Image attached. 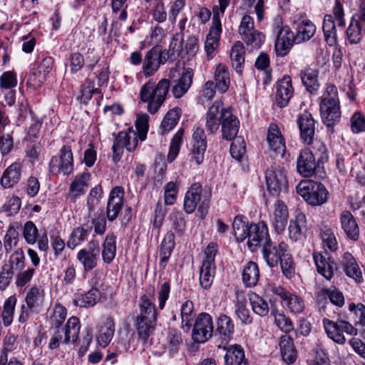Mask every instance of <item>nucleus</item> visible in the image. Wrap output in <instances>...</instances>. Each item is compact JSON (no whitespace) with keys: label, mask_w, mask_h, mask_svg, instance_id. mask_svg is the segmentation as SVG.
I'll list each match as a JSON object with an SVG mask.
<instances>
[{"label":"nucleus","mask_w":365,"mask_h":365,"mask_svg":"<svg viewBox=\"0 0 365 365\" xmlns=\"http://www.w3.org/2000/svg\"><path fill=\"white\" fill-rule=\"evenodd\" d=\"M175 236L173 233L168 232L165 235V238L163 239L160 250V265L162 267H165L168 260L169 259L171 253L173 250V248L175 247V242H174Z\"/></svg>","instance_id":"obj_49"},{"label":"nucleus","mask_w":365,"mask_h":365,"mask_svg":"<svg viewBox=\"0 0 365 365\" xmlns=\"http://www.w3.org/2000/svg\"><path fill=\"white\" fill-rule=\"evenodd\" d=\"M215 81L217 89L220 93H225L230 85V73L227 66L220 63L215 71Z\"/></svg>","instance_id":"obj_36"},{"label":"nucleus","mask_w":365,"mask_h":365,"mask_svg":"<svg viewBox=\"0 0 365 365\" xmlns=\"http://www.w3.org/2000/svg\"><path fill=\"white\" fill-rule=\"evenodd\" d=\"M100 255L99 242L91 240L87 245V248L81 250L77 255V259L83 264L85 271H91L97 265Z\"/></svg>","instance_id":"obj_12"},{"label":"nucleus","mask_w":365,"mask_h":365,"mask_svg":"<svg viewBox=\"0 0 365 365\" xmlns=\"http://www.w3.org/2000/svg\"><path fill=\"white\" fill-rule=\"evenodd\" d=\"M138 133L132 129L118 133L112 147L113 161L116 163L120 160L124 148L129 152L133 151L138 145Z\"/></svg>","instance_id":"obj_6"},{"label":"nucleus","mask_w":365,"mask_h":365,"mask_svg":"<svg viewBox=\"0 0 365 365\" xmlns=\"http://www.w3.org/2000/svg\"><path fill=\"white\" fill-rule=\"evenodd\" d=\"M293 93L294 88L290 76H284L277 81L276 84V102L280 108L288 105Z\"/></svg>","instance_id":"obj_19"},{"label":"nucleus","mask_w":365,"mask_h":365,"mask_svg":"<svg viewBox=\"0 0 365 365\" xmlns=\"http://www.w3.org/2000/svg\"><path fill=\"white\" fill-rule=\"evenodd\" d=\"M315 24H300L295 34L297 43L309 40L315 34Z\"/></svg>","instance_id":"obj_60"},{"label":"nucleus","mask_w":365,"mask_h":365,"mask_svg":"<svg viewBox=\"0 0 365 365\" xmlns=\"http://www.w3.org/2000/svg\"><path fill=\"white\" fill-rule=\"evenodd\" d=\"M181 329L188 332L192 327L195 317L193 303L187 300L182 303L180 309Z\"/></svg>","instance_id":"obj_39"},{"label":"nucleus","mask_w":365,"mask_h":365,"mask_svg":"<svg viewBox=\"0 0 365 365\" xmlns=\"http://www.w3.org/2000/svg\"><path fill=\"white\" fill-rule=\"evenodd\" d=\"M180 31L177 33L172 38L168 50L166 53V58L168 60L173 61L176 57L179 56L180 54L183 51L182 49V31L184 29L183 24H180Z\"/></svg>","instance_id":"obj_44"},{"label":"nucleus","mask_w":365,"mask_h":365,"mask_svg":"<svg viewBox=\"0 0 365 365\" xmlns=\"http://www.w3.org/2000/svg\"><path fill=\"white\" fill-rule=\"evenodd\" d=\"M297 123L299 129L301 139L308 145L312 144L316 130V122L312 115L309 112L303 113L298 117Z\"/></svg>","instance_id":"obj_15"},{"label":"nucleus","mask_w":365,"mask_h":365,"mask_svg":"<svg viewBox=\"0 0 365 365\" xmlns=\"http://www.w3.org/2000/svg\"><path fill=\"white\" fill-rule=\"evenodd\" d=\"M322 240L325 252H334L337 250L338 244L334 234L330 229H324L321 233ZM327 253H326V255Z\"/></svg>","instance_id":"obj_61"},{"label":"nucleus","mask_w":365,"mask_h":365,"mask_svg":"<svg viewBox=\"0 0 365 365\" xmlns=\"http://www.w3.org/2000/svg\"><path fill=\"white\" fill-rule=\"evenodd\" d=\"M267 140L273 151L283 155L285 151L284 140L277 125L271 124L269 125Z\"/></svg>","instance_id":"obj_29"},{"label":"nucleus","mask_w":365,"mask_h":365,"mask_svg":"<svg viewBox=\"0 0 365 365\" xmlns=\"http://www.w3.org/2000/svg\"><path fill=\"white\" fill-rule=\"evenodd\" d=\"M320 112L323 123L328 127H332L341 118L339 101H336L333 98L322 99L320 103Z\"/></svg>","instance_id":"obj_13"},{"label":"nucleus","mask_w":365,"mask_h":365,"mask_svg":"<svg viewBox=\"0 0 365 365\" xmlns=\"http://www.w3.org/2000/svg\"><path fill=\"white\" fill-rule=\"evenodd\" d=\"M238 31L242 39L255 48H259L264 41V35L256 30L254 24H240Z\"/></svg>","instance_id":"obj_22"},{"label":"nucleus","mask_w":365,"mask_h":365,"mask_svg":"<svg viewBox=\"0 0 365 365\" xmlns=\"http://www.w3.org/2000/svg\"><path fill=\"white\" fill-rule=\"evenodd\" d=\"M183 135V129H179L171 140L170 150L168 155V160L170 163L173 162L178 155L180 148L182 144Z\"/></svg>","instance_id":"obj_59"},{"label":"nucleus","mask_w":365,"mask_h":365,"mask_svg":"<svg viewBox=\"0 0 365 365\" xmlns=\"http://www.w3.org/2000/svg\"><path fill=\"white\" fill-rule=\"evenodd\" d=\"M181 111L179 108H174L170 110L163 118L160 124V132L162 134L170 132L177 125Z\"/></svg>","instance_id":"obj_50"},{"label":"nucleus","mask_w":365,"mask_h":365,"mask_svg":"<svg viewBox=\"0 0 365 365\" xmlns=\"http://www.w3.org/2000/svg\"><path fill=\"white\" fill-rule=\"evenodd\" d=\"M259 278V270L257 263L248 262L242 271V281L247 287H253L257 284Z\"/></svg>","instance_id":"obj_42"},{"label":"nucleus","mask_w":365,"mask_h":365,"mask_svg":"<svg viewBox=\"0 0 365 365\" xmlns=\"http://www.w3.org/2000/svg\"><path fill=\"white\" fill-rule=\"evenodd\" d=\"M19 234L14 226H9L4 237V248L10 253L19 244Z\"/></svg>","instance_id":"obj_57"},{"label":"nucleus","mask_w":365,"mask_h":365,"mask_svg":"<svg viewBox=\"0 0 365 365\" xmlns=\"http://www.w3.org/2000/svg\"><path fill=\"white\" fill-rule=\"evenodd\" d=\"M245 49L241 41H236L230 51V60L232 68L239 74L242 73L245 64Z\"/></svg>","instance_id":"obj_34"},{"label":"nucleus","mask_w":365,"mask_h":365,"mask_svg":"<svg viewBox=\"0 0 365 365\" xmlns=\"http://www.w3.org/2000/svg\"><path fill=\"white\" fill-rule=\"evenodd\" d=\"M100 291L97 288L93 287L84 294L76 295L73 302L80 307H93L100 299Z\"/></svg>","instance_id":"obj_43"},{"label":"nucleus","mask_w":365,"mask_h":365,"mask_svg":"<svg viewBox=\"0 0 365 365\" xmlns=\"http://www.w3.org/2000/svg\"><path fill=\"white\" fill-rule=\"evenodd\" d=\"M182 344L181 333L177 329H170L164 344L165 349L170 355L176 354Z\"/></svg>","instance_id":"obj_46"},{"label":"nucleus","mask_w":365,"mask_h":365,"mask_svg":"<svg viewBox=\"0 0 365 365\" xmlns=\"http://www.w3.org/2000/svg\"><path fill=\"white\" fill-rule=\"evenodd\" d=\"M279 262L282 273L287 278L291 279L294 274V266L289 249L282 255V257L279 259Z\"/></svg>","instance_id":"obj_64"},{"label":"nucleus","mask_w":365,"mask_h":365,"mask_svg":"<svg viewBox=\"0 0 365 365\" xmlns=\"http://www.w3.org/2000/svg\"><path fill=\"white\" fill-rule=\"evenodd\" d=\"M288 217L289 212L286 204L282 200H277L274 204L271 223L277 233H281L285 230L287 225Z\"/></svg>","instance_id":"obj_23"},{"label":"nucleus","mask_w":365,"mask_h":365,"mask_svg":"<svg viewBox=\"0 0 365 365\" xmlns=\"http://www.w3.org/2000/svg\"><path fill=\"white\" fill-rule=\"evenodd\" d=\"M215 265L202 264L200 272V284L205 289H209L214 279Z\"/></svg>","instance_id":"obj_56"},{"label":"nucleus","mask_w":365,"mask_h":365,"mask_svg":"<svg viewBox=\"0 0 365 365\" xmlns=\"http://www.w3.org/2000/svg\"><path fill=\"white\" fill-rule=\"evenodd\" d=\"M328 297L330 302L338 307H342L344 304V298L341 292L335 287L329 289H322L317 294V298L319 302Z\"/></svg>","instance_id":"obj_47"},{"label":"nucleus","mask_w":365,"mask_h":365,"mask_svg":"<svg viewBox=\"0 0 365 365\" xmlns=\"http://www.w3.org/2000/svg\"><path fill=\"white\" fill-rule=\"evenodd\" d=\"M250 302L253 312L260 316L265 317L269 312V307L267 301L259 295L252 293L250 295Z\"/></svg>","instance_id":"obj_55"},{"label":"nucleus","mask_w":365,"mask_h":365,"mask_svg":"<svg viewBox=\"0 0 365 365\" xmlns=\"http://www.w3.org/2000/svg\"><path fill=\"white\" fill-rule=\"evenodd\" d=\"M16 303V298L14 296L9 297L4 302L1 318L6 327L11 325L12 323Z\"/></svg>","instance_id":"obj_58"},{"label":"nucleus","mask_w":365,"mask_h":365,"mask_svg":"<svg viewBox=\"0 0 365 365\" xmlns=\"http://www.w3.org/2000/svg\"><path fill=\"white\" fill-rule=\"evenodd\" d=\"M306 216L303 213L296 215L294 220H291L289 226V237L297 241L302 238L304 230L306 227Z\"/></svg>","instance_id":"obj_41"},{"label":"nucleus","mask_w":365,"mask_h":365,"mask_svg":"<svg viewBox=\"0 0 365 365\" xmlns=\"http://www.w3.org/2000/svg\"><path fill=\"white\" fill-rule=\"evenodd\" d=\"M91 232V227L85 228L83 227H78L73 229L70 235V237L67 242V246L70 249H74L78 245L83 243Z\"/></svg>","instance_id":"obj_54"},{"label":"nucleus","mask_w":365,"mask_h":365,"mask_svg":"<svg viewBox=\"0 0 365 365\" xmlns=\"http://www.w3.org/2000/svg\"><path fill=\"white\" fill-rule=\"evenodd\" d=\"M192 78L193 70L184 68L177 83L172 88V93L175 98H180L187 91L192 83Z\"/></svg>","instance_id":"obj_32"},{"label":"nucleus","mask_w":365,"mask_h":365,"mask_svg":"<svg viewBox=\"0 0 365 365\" xmlns=\"http://www.w3.org/2000/svg\"><path fill=\"white\" fill-rule=\"evenodd\" d=\"M156 321L149 319L136 318V329L139 339L145 343L153 331Z\"/></svg>","instance_id":"obj_48"},{"label":"nucleus","mask_w":365,"mask_h":365,"mask_svg":"<svg viewBox=\"0 0 365 365\" xmlns=\"http://www.w3.org/2000/svg\"><path fill=\"white\" fill-rule=\"evenodd\" d=\"M221 126L223 139L230 141L237 137L240 128V120L237 117L232 113L230 108H227V110H226L224 114Z\"/></svg>","instance_id":"obj_21"},{"label":"nucleus","mask_w":365,"mask_h":365,"mask_svg":"<svg viewBox=\"0 0 365 365\" xmlns=\"http://www.w3.org/2000/svg\"><path fill=\"white\" fill-rule=\"evenodd\" d=\"M227 108L223 107L220 101H216L208 108L206 116V129L210 133H215L224 118V114Z\"/></svg>","instance_id":"obj_14"},{"label":"nucleus","mask_w":365,"mask_h":365,"mask_svg":"<svg viewBox=\"0 0 365 365\" xmlns=\"http://www.w3.org/2000/svg\"><path fill=\"white\" fill-rule=\"evenodd\" d=\"M23 165L15 162L10 165L3 173L0 178V184L4 188H11L16 185L22 175Z\"/></svg>","instance_id":"obj_25"},{"label":"nucleus","mask_w":365,"mask_h":365,"mask_svg":"<svg viewBox=\"0 0 365 365\" xmlns=\"http://www.w3.org/2000/svg\"><path fill=\"white\" fill-rule=\"evenodd\" d=\"M267 190L273 195L286 192L288 187L285 170L277 166H272L265 171Z\"/></svg>","instance_id":"obj_7"},{"label":"nucleus","mask_w":365,"mask_h":365,"mask_svg":"<svg viewBox=\"0 0 365 365\" xmlns=\"http://www.w3.org/2000/svg\"><path fill=\"white\" fill-rule=\"evenodd\" d=\"M116 255L115 237L111 234L108 235L103 243L102 257L105 263H110Z\"/></svg>","instance_id":"obj_52"},{"label":"nucleus","mask_w":365,"mask_h":365,"mask_svg":"<svg viewBox=\"0 0 365 365\" xmlns=\"http://www.w3.org/2000/svg\"><path fill=\"white\" fill-rule=\"evenodd\" d=\"M235 236L237 241L242 242L247 238V232L250 230L247 220L242 215H237L232 223Z\"/></svg>","instance_id":"obj_53"},{"label":"nucleus","mask_w":365,"mask_h":365,"mask_svg":"<svg viewBox=\"0 0 365 365\" xmlns=\"http://www.w3.org/2000/svg\"><path fill=\"white\" fill-rule=\"evenodd\" d=\"M192 325V337L195 342L205 343L212 337L213 324L212 317L209 314H199Z\"/></svg>","instance_id":"obj_8"},{"label":"nucleus","mask_w":365,"mask_h":365,"mask_svg":"<svg viewBox=\"0 0 365 365\" xmlns=\"http://www.w3.org/2000/svg\"><path fill=\"white\" fill-rule=\"evenodd\" d=\"M297 194L312 206L324 204L328 200V191L320 182L312 180H302L296 187Z\"/></svg>","instance_id":"obj_3"},{"label":"nucleus","mask_w":365,"mask_h":365,"mask_svg":"<svg viewBox=\"0 0 365 365\" xmlns=\"http://www.w3.org/2000/svg\"><path fill=\"white\" fill-rule=\"evenodd\" d=\"M340 224L346 237L357 240L359 237V228L354 216L349 210H344L339 216Z\"/></svg>","instance_id":"obj_26"},{"label":"nucleus","mask_w":365,"mask_h":365,"mask_svg":"<svg viewBox=\"0 0 365 365\" xmlns=\"http://www.w3.org/2000/svg\"><path fill=\"white\" fill-rule=\"evenodd\" d=\"M279 346L283 361L288 364L294 363L297 359V350L292 338L287 334L282 335Z\"/></svg>","instance_id":"obj_30"},{"label":"nucleus","mask_w":365,"mask_h":365,"mask_svg":"<svg viewBox=\"0 0 365 365\" xmlns=\"http://www.w3.org/2000/svg\"><path fill=\"white\" fill-rule=\"evenodd\" d=\"M170 88V81L163 78L157 84L150 80L140 90V96L143 102L148 103V111L155 114L163 104Z\"/></svg>","instance_id":"obj_1"},{"label":"nucleus","mask_w":365,"mask_h":365,"mask_svg":"<svg viewBox=\"0 0 365 365\" xmlns=\"http://www.w3.org/2000/svg\"><path fill=\"white\" fill-rule=\"evenodd\" d=\"M246 234L247 238H248L247 245L252 252H255L259 246L263 247L264 245L271 241L267 225L264 222L251 224L250 230Z\"/></svg>","instance_id":"obj_10"},{"label":"nucleus","mask_w":365,"mask_h":365,"mask_svg":"<svg viewBox=\"0 0 365 365\" xmlns=\"http://www.w3.org/2000/svg\"><path fill=\"white\" fill-rule=\"evenodd\" d=\"M23 236L25 241L29 245H34L37 242L39 236L38 230L32 221H27L23 227Z\"/></svg>","instance_id":"obj_63"},{"label":"nucleus","mask_w":365,"mask_h":365,"mask_svg":"<svg viewBox=\"0 0 365 365\" xmlns=\"http://www.w3.org/2000/svg\"><path fill=\"white\" fill-rule=\"evenodd\" d=\"M124 190L122 187H113L109 195L107 203V217L108 220H114L123 207Z\"/></svg>","instance_id":"obj_20"},{"label":"nucleus","mask_w":365,"mask_h":365,"mask_svg":"<svg viewBox=\"0 0 365 365\" xmlns=\"http://www.w3.org/2000/svg\"><path fill=\"white\" fill-rule=\"evenodd\" d=\"M317 163L313 153L309 149L301 151L297 162V170L304 177L314 175L317 168Z\"/></svg>","instance_id":"obj_18"},{"label":"nucleus","mask_w":365,"mask_h":365,"mask_svg":"<svg viewBox=\"0 0 365 365\" xmlns=\"http://www.w3.org/2000/svg\"><path fill=\"white\" fill-rule=\"evenodd\" d=\"M221 32V24H214L210 29L205 42V50L208 58H212L215 55V50L218 46V39Z\"/></svg>","instance_id":"obj_35"},{"label":"nucleus","mask_w":365,"mask_h":365,"mask_svg":"<svg viewBox=\"0 0 365 365\" xmlns=\"http://www.w3.org/2000/svg\"><path fill=\"white\" fill-rule=\"evenodd\" d=\"M224 356L225 365H248L245 359L243 348L239 344H233L226 348Z\"/></svg>","instance_id":"obj_31"},{"label":"nucleus","mask_w":365,"mask_h":365,"mask_svg":"<svg viewBox=\"0 0 365 365\" xmlns=\"http://www.w3.org/2000/svg\"><path fill=\"white\" fill-rule=\"evenodd\" d=\"M44 291L37 287H32L26 293V304L30 307L31 311H38L41 308L44 302Z\"/></svg>","instance_id":"obj_37"},{"label":"nucleus","mask_w":365,"mask_h":365,"mask_svg":"<svg viewBox=\"0 0 365 365\" xmlns=\"http://www.w3.org/2000/svg\"><path fill=\"white\" fill-rule=\"evenodd\" d=\"M211 196L212 192L210 187L202 189L200 183H193L185 196V211L188 214H191L197 207L202 217H204L207 213Z\"/></svg>","instance_id":"obj_2"},{"label":"nucleus","mask_w":365,"mask_h":365,"mask_svg":"<svg viewBox=\"0 0 365 365\" xmlns=\"http://www.w3.org/2000/svg\"><path fill=\"white\" fill-rule=\"evenodd\" d=\"M235 303V313L240 320L245 324H250L252 322V317L250 312L246 307L247 299L244 294H236Z\"/></svg>","instance_id":"obj_45"},{"label":"nucleus","mask_w":365,"mask_h":365,"mask_svg":"<svg viewBox=\"0 0 365 365\" xmlns=\"http://www.w3.org/2000/svg\"><path fill=\"white\" fill-rule=\"evenodd\" d=\"M155 297V288L150 287L145 293L140 297L139 301L140 315L138 318L149 319L157 321V312L153 303Z\"/></svg>","instance_id":"obj_17"},{"label":"nucleus","mask_w":365,"mask_h":365,"mask_svg":"<svg viewBox=\"0 0 365 365\" xmlns=\"http://www.w3.org/2000/svg\"><path fill=\"white\" fill-rule=\"evenodd\" d=\"M313 259L317 267L319 274H322L324 278L330 280L336 269V264L333 258L327 257L321 252H314Z\"/></svg>","instance_id":"obj_24"},{"label":"nucleus","mask_w":365,"mask_h":365,"mask_svg":"<svg viewBox=\"0 0 365 365\" xmlns=\"http://www.w3.org/2000/svg\"><path fill=\"white\" fill-rule=\"evenodd\" d=\"M342 265L345 274L353 279L357 284L363 282L364 279L361 269L356 261L349 252H345L342 257Z\"/></svg>","instance_id":"obj_28"},{"label":"nucleus","mask_w":365,"mask_h":365,"mask_svg":"<svg viewBox=\"0 0 365 365\" xmlns=\"http://www.w3.org/2000/svg\"><path fill=\"white\" fill-rule=\"evenodd\" d=\"M318 73L317 70L311 68H307L300 72L302 82L310 93H316L319 88Z\"/></svg>","instance_id":"obj_38"},{"label":"nucleus","mask_w":365,"mask_h":365,"mask_svg":"<svg viewBox=\"0 0 365 365\" xmlns=\"http://www.w3.org/2000/svg\"><path fill=\"white\" fill-rule=\"evenodd\" d=\"M235 326L231 318L225 314L220 315L217 322V331L224 341L231 339Z\"/></svg>","instance_id":"obj_40"},{"label":"nucleus","mask_w":365,"mask_h":365,"mask_svg":"<svg viewBox=\"0 0 365 365\" xmlns=\"http://www.w3.org/2000/svg\"><path fill=\"white\" fill-rule=\"evenodd\" d=\"M90 178L91 175L88 172H83L74 177L68 190V196L72 200H76L86 192Z\"/></svg>","instance_id":"obj_27"},{"label":"nucleus","mask_w":365,"mask_h":365,"mask_svg":"<svg viewBox=\"0 0 365 365\" xmlns=\"http://www.w3.org/2000/svg\"><path fill=\"white\" fill-rule=\"evenodd\" d=\"M288 248V245L284 242L275 245L270 241L262 247L263 259L269 267H274L277 266L282 255L287 252Z\"/></svg>","instance_id":"obj_16"},{"label":"nucleus","mask_w":365,"mask_h":365,"mask_svg":"<svg viewBox=\"0 0 365 365\" xmlns=\"http://www.w3.org/2000/svg\"><path fill=\"white\" fill-rule=\"evenodd\" d=\"M323 325L327 336L339 344L346 342L344 332L352 336L358 333L357 329L345 320L337 319L334 322L325 318L323 319Z\"/></svg>","instance_id":"obj_4"},{"label":"nucleus","mask_w":365,"mask_h":365,"mask_svg":"<svg viewBox=\"0 0 365 365\" xmlns=\"http://www.w3.org/2000/svg\"><path fill=\"white\" fill-rule=\"evenodd\" d=\"M49 170L53 175H69L73 170V157L71 146L63 145L59 156H53L49 163Z\"/></svg>","instance_id":"obj_5"},{"label":"nucleus","mask_w":365,"mask_h":365,"mask_svg":"<svg viewBox=\"0 0 365 365\" xmlns=\"http://www.w3.org/2000/svg\"><path fill=\"white\" fill-rule=\"evenodd\" d=\"M277 38L274 43V51L277 56L284 57L288 54L294 43H297L295 34L289 26H277Z\"/></svg>","instance_id":"obj_9"},{"label":"nucleus","mask_w":365,"mask_h":365,"mask_svg":"<svg viewBox=\"0 0 365 365\" xmlns=\"http://www.w3.org/2000/svg\"><path fill=\"white\" fill-rule=\"evenodd\" d=\"M66 316V309L60 304H56L52 309V314L50 316L52 326H54L56 328H59L65 321Z\"/></svg>","instance_id":"obj_62"},{"label":"nucleus","mask_w":365,"mask_h":365,"mask_svg":"<svg viewBox=\"0 0 365 365\" xmlns=\"http://www.w3.org/2000/svg\"><path fill=\"white\" fill-rule=\"evenodd\" d=\"M168 61L163 54L162 48L159 46H153L148 51L145 56L143 71L145 76L153 75L159 68L160 64H164Z\"/></svg>","instance_id":"obj_11"},{"label":"nucleus","mask_w":365,"mask_h":365,"mask_svg":"<svg viewBox=\"0 0 365 365\" xmlns=\"http://www.w3.org/2000/svg\"><path fill=\"white\" fill-rule=\"evenodd\" d=\"M115 333V322L110 317H106L99 328L98 344L106 347L112 340Z\"/></svg>","instance_id":"obj_33"},{"label":"nucleus","mask_w":365,"mask_h":365,"mask_svg":"<svg viewBox=\"0 0 365 365\" xmlns=\"http://www.w3.org/2000/svg\"><path fill=\"white\" fill-rule=\"evenodd\" d=\"M80 321L78 318L72 317L68 319L65 328L64 343L68 344L70 341H76L78 338L80 331Z\"/></svg>","instance_id":"obj_51"}]
</instances>
